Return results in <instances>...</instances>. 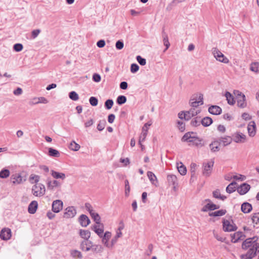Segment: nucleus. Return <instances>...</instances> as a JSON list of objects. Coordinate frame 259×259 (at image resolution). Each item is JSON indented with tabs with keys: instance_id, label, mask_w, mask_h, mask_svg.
I'll use <instances>...</instances> for the list:
<instances>
[{
	"instance_id": "obj_29",
	"label": "nucleus",
	"mask_w": 259,
	"mask_h": 259,
	"mask_svg": "<svg viewBox=\"0 0 259 259\" xmlns=\"http://www.w3.org/2000/svg\"><path fill=\"white\" fill-rule=\"evenodd\" d=\"M11 180L14 184H20L22 183L23 181H25V180H23V178L19 174L13 175L11 177Z\"/></svg>"
},
{
	"instance_id": "obj_51",
	"label": "nucleus",
	"mask_w": 259,
	"mask_h": 259,
	"mask_svg": "<svg viewBox=\"0 0 259 259\" xmlns=\"http://www.w3.org/2000/svg\"><path fill=\"white\" fill-rule=\"evenodd\" d=\"M69 97L73 101H77L79 99L78 95L75 91L70 92Z\"/></svg>"
},
{
	"instance_id": "obj_22",
	"label": "nucleus",
	"mask_w": 259,
	"mask_h": 259,
	"mask_svg": "<svg viewBox=\"0 0 259 259\" xmlns=\"http://www.w3.org/2000/svg\"><path fill=\"white\" fill-rule=\"evenodd\" d=\"M208 112L213 115H220L222 111V108L217 105H211L208 108Z\"/></svg>"
},
{
	"instance_id": "obj_25",
	"label": "nucleus",
	"mask_w": 259,
	"mask_h": 259,
	"mask_svg": "<svg viewBox=\"0 0 259 259\" xmlns=\"http://www.w3.org/2000/svg\"><path fill=\"white\" fill-rule=\"evenodd\" d=\"M241 211L244 213L250 212L252 209V205L248 202H244L241 206Z\"/></svg>"
},
{
	"instance_id": "obj_45",
	"label": "nucleus",
	"mask_w": 259,
	"mask_h": 259,
	"mask_svg": "<svg viewBox=\"0 0 259 259\" xmlns=\"http://www.w3.org/2000/svg\"><path fill=\"white\" fill-rule=\"evenodd\" d=\"M127 99L126 97L125 96L123 95H120L119 96L116 100V103L118 105H122L124 104L126 102Z\"/></svg>"
},
{
	"instance_id": "obj_16",
	"label": "nucleus",
	"mask_w": 259,
	"mask_h": 259,
	"mask_svg": "<svg viewBox=\"0 0 259 259\" xmlns=\"http://www.w3.org/2000/svg\"><path fill=\"white\" fill-rule=\"evenodd\" d=\"M11 230L9 228H4L2 230L0 233V237L2 240H8L11 237Z\"/></svg>"
},
{
	"instance_id": "obj_21",
	"label": "nucleus",
	"mask_w": 259,
	"mask_h": 259,
	"mask_svg": "<svg viewBox=\"0 0 259 259\" xmlns=\"http://www.w3.org/2000/svg\"><path fill=\"white\" fill-rule=\"evenodd\" d=\"M186 112V118L187 120H189L192 117L197 115L201 112L200 109H196L194 108H191L189 110Z\"/></svg>"
},
{
	"instance_id": "obj_50",
	"label": "nucleus",
	"mask_w": 259,
	"mask_h": 259,
	"mask_svg": "<svg viewBox=\"0 0 259 259\" xmlns=\"http://www.w3.org/2000/svg\"><path fill=\"white\" fill-rule=\"evenodd\" d=\"M10 175V171L7 169H4L0 171V177L1 178H7Z\"/></svg>"
},
{
	"instance_id": "obj_44",
	"label": "nucleus",
	"mask_w": 259,
	"mask_h": 259,
	"mask_svg": "<svg viewBox=\"0 0 259 259\" xmlns=\"http://www.w3.org/2000/svg\"><path fill=\"white\" fill-rule=\"evenodd\" d=\"M49 155L50 156L58 157L60 156V153L58 150L50 148L49 149Z\"/></svg>"
},
{
	"instance_id": "obj_53",
	"label": "nucleus",
	"mask_w": 259,
	"mask_h": 259,
	"mask_svg": "<svg viewBox=\"0 0 259 259\" xmlns=\"http://www.w3.org/2000/svg\"><path fill=\"white\" fill-rule=\"evenodd\" d=\"M113 105V101L112 99H108L105 102V107L106 109H110Z\"/></svg>"
},
{
	"instance_id": "obj_39",
	"label": "nucleus",
	"mask_w": 259,
	"mask_h": 259,
	"mask_svg": "<svg viewBox=\"0 0 259 259\" xmlns=\"http://www.w3.org/2000/svg\"><path fill=\"white\" fill-rule=\"evenodd\" d=\"M180 165H179V163H177V168L181 175L184 176L187 173V169L186 167L183 164L182 162L180 163Z\"/></svg>"
},
{
	"instance_id": "obj_41",
	"label": "nucleus",
	"mask_w": 259,
	"mask_h": 259,
	"mask_svg": "<svg viewBox=\"0 0 259 259\" xmlns=\"http://www.w3.org/2000/svg\"><path fill=\"white\" fill-rule=\"evenodd\" d=\"M90 215H91L92 218L94 219V221L96 222V224H99V223H101V218L98 213L94 211L93 212H92L90 214Z\"/></svg>"
},
{
	"instance_id": "obj_33",
	"label": "nucleus",
	"mask_w": 259,
	"mask_h": 259,
	"mask_svg": "<svg viewBox=\"0 0 259 259\" xmlns=\"http://www.w3.org/2000/svg\"><path fill=\"white\" fill-rule=\"evenodd\" d=\"M212 123V119L209 117H205L201 119V123L205 127L208 126Z\"/></svg>"
},
{
	"instance_id": "obj_15",
	"label": "nucleus",
	"mask_w": 259,
	"mask_h": 259,
	"mask_svg": "<svg viewBox=\"0 0 259 259\" xmlns=\"http://www.w3.org/2000/svg\"><path fill=\"white\" fill-rule=\"evenodd\" d=\"M250 189V186L249 184L244 183L238 187L237 190L240 195H243L246 194Z\"/></svg>"
},
{
	"instance_id": "obj_17",
	"label": "nucleus",
	"mask_w": 259,
	"mask_h": 259,
	"mask_svg": "<svg viewBox=\"0 0 259 259\" xmlns=\"http://www.w3.org/2000/svg\"><path fill=\"white\" fill-rule=\"evenodd\" d=\"M92 241L90 240H83L80 244V248L82 251L87 252L91 249Z\"/></svg>"
},
{
	"instance_id": "obj_55",
	"label": "nucleus",
	"mask_w": 259,
	"mask_h": 259,
	"mask_svg": "<svg viewBox=\"0 0 259 259\" xmlns=\"http://www.w3.org/2000/svg\"><path fill=\"white\" fill-rule=\"evenodd\" d=\"M89 102L93 106H96L98 104V100L95 97H91L89 99Z\"/></svg>"
},
{
	"instance_id": "obj_38",
	"label": "nucleus",
	"mask_w": 259,
	"mask_h": 259,
	"mask_svg": "<svg viewBox=\"0 0 259 259\" xmlns=\"http://www.w3.org/2000/svg\"><path fill=\"white\" fill-rule=\"evenodd\" d=\"M212 195L215 198L220 199L222 200H225L227 198L226 196L221 194L220 190L218 189L213 191Z\"/></svg>"
},
{
	"instance_id": "obj_9",
	"label": "nucleus",
	"mask_w": 259,
	"mask_h": 259,
	"mask_svg": "<svg viewBox=\"0 0 259 259\" xmlns=\"http://www.w3.org/2000/svg\"><path fill=\"white\" fill-rule=\"evenodd\" d=\"M223 230L225 232H231L236 231L237 229V226L232 222L231 223L230 221L227 220H224L223 222Z\"/></svg>"
},
{
	"instance_id": "obj_19",
	"label": "nucleus",
	"mask_w": 259,
	"mask_h": 259,
	"mask_svg": "<svg viewBox=\"0 0 259 259\" xmlns=\"http://www.w3.org/2000/svg\"><path fill=\"white\" fill-rule=\"evenodd\" d=\"M220 145H222L223 146H227L230 145L232 142V139L230 136L221 137L218 139Z\"/></svg>"
},
{
	"instance_id": "obj_4",
	"label": "nucleus",
	"mask_w": 259,
	"mask_h": 259,
	"mask_svg": "<svg viewBox=\"0 0 259 259\" xmlns=\"http://www.w3.org/2000/svg\"><path fill=\"white\" fill-rule=\"evenodd\" d=\"M45 187L41 183L35 184L32 186V193L35 196L41 197L45 195Z\"/></svg>"
},
{
	"instance_id": "obj_26",
	"label": "nucleus",
	"mask_w": 259,
	"mask_h": 259,
	"mask_svg": "<svg viewBox=\"0 0 259 259\" xmlns=\"http://www.w3.org/2000/svg\"><path fill=\"white\" fill-rule=\"evenodd\" d=\"M38 204L36 201H32L28 205V211L31 214H34L37 209Z\"/></svg>"
},
{
	"instance_id": "obj_11",
	"label": "nucleus",
	"mask_w": 259,
	"mask_h": 259,
	"mask_svg": "<svg viewBox=\"0 0 259 259\" xmlns=\"http://www.w3.org/2000/svg\"><path fill=\"white\" fill-rule=\"evenodd\" d=\"M111 237V233L109 231H106L105 233L103 235L102 237H101L102 238V243L107 247L111 248H112V245L111 243H109L108 241L110 239Z\"/></svg>"
},
{
	"instance_id": "obj_12",
	"label": "nucleus",
	"mask_w": 259,
	"mask_h": 259,
	"mask_svg": "<svg viewBox=\"0 0 259 259\" xmlns=\"http://www.w3.org/2000/svg\"><path fill=\"white\" fill-rule=\"evenodd\" d=\"M76 213V210L74 207L69 206L65 209L63 217L65 218H72L74 217Z\"/></svg>"
},
{
	"instance_id": "obj_28",
	"label": "nucleus",
	"mask_w": 259,
	"mask_h": 259,
	"mask_svg": "<svg viewBox=\"0 0 259 259\" xmlns=\"http://www.w3.org/2000/svg\"><path fill=\"white\" fill-rule=\"evenodd\" d=\"M51 173L52 176L56 179H61L62 180H64L66 178L65 174L62 172H59L56 171L54 170H51Z\"/></svg>"
},
{
	"instance_id": "obj_24",
	"label": "nucleus",
	"mask_w": 259,
	"mask_h": 259,
	"mask_svg": "<svg viewBox=\"0 0 259 259\" xmlns=\"http://www.w3.org/2000/svg\"><path fill=\"white\" fill-rule=\"evenodd\" d=\"M167 180L169 185H172L174 188H175L178 185L177 178L175 175H168L167 177Z\"/></svg>"
},
{
	"instance_id": "obj_35",
	"label": "nucleus",
	"mask_w": 259,
	"mask_h": 259,
	"mask_svg": "<svg viewBox=\"0 0 259 259\" xmlns=\"http://www.w3.org/2000/svg\"><path fill=\"white\" fill-rule=\"evenodd\" d=\"M227 212L226 209H221L218 211L209 213V215L210 217H221L225 215Z\"/></svg>"
},
{
	"instance_id": "obj_31",
	"label": "nucleus",
	"mask_w": 259,
	"mask_h": 259,
	"mask_svg": "<svg viewBox=\"0 0 259 259\" xmlns=\"http://www.w3.org/2000/svg\"><path fill=\"white\" fill-rule=\"evenodd\" d=\"M60 183L57 180L49 181L47 182V187L49 190H53L55 187L60 186Z\"/></svg>"
},
{
	"instance_id": "obj_8",
	"label": "nucleus",
	"mask_w": 259,
	"mask_h": 259,
	"mask_svg": "<svg viewBox=\"0 0 259 259\" xmlns=\"http://www.w3.org/2000/svg\"><path fill=\"white\" fill-rule=\"evenodd\" d=\"M203 96L202 94H199L198 97H195L191 98L190 100L189 104L192 108H196L199 105H202L203 104Z\"/></svg>"
},
{
	"instance_id": "obj_20",
	"label": "nucleus",
	"mask_w": 259,
	"mask_h": 259,
	"mask_svg": "<svg viewBox=\"0 0 259 259\" xmlns=\"http://www.w3.org/2000/svg\"><path fill=\"white\" fill-rule=\"evenodd\" d=\"M219 208L220 205H216L212 203H208L201 208V210L202 212H206L208 210L212 211Z\"/></svg>"
},
{
	"instance_id": "obj_48",
	"label": "nucleus",
	"mask_w": 259,
	"mask_h": 259,
	"mask_svg": "<svg viewBox=\"0 0 259 259\" xmlns=\"http://www.w3.org/2000/svg\"><path fill=\"white\" fill-rule=\"evenodd\" d=\"M122 235V233L120 231H117L116 235L111 240L112 247L116 243L118 239L120 238Z\"/></svg>"
},
{
	"instance_id": "obj_46",
	"label": "nucleus",
	"mask_w": 259,
	"mask_h": 259,
	"mask_svg": "<svg viewBox=\"0 0 259 259\" xmlns=\"http://www.w3.org/2000/svg\"><path fill=\"white\" fill-rule=\"evenodd\" d=\"M259 63L258 62H253L250 64V69L252 71L258 73V71Z\"/></svg>"
},
{
	"instance_id": "obj_52",
	"label": "nucleus",
	"mask_w": 259,
	"mask_h": 259,
	"mask_svg": "<svg viewBox=\"0 0 259 259\" xmlns=\"http://www.w3.org/2000/svg\"><path fill=\"white\" fill-rule=\"evenodd\" d=\"M251 220L253 223L259 224V212L253 213L252 215Z\"/></svg>"
},
{
	"instance_id": "obj_1",
	"label": "nucleus",
	"mask_w": 259,
	"mask_h": 259,
	"mask_svg": "<svg viewBox=\"0 0 259 259\" xmlns=\"http://www.w3.org/2000/svg\"><path fill=\"white\" fill-rule=\"evenodd\" d=\"M258 237L254 236L246 239L242 243V248L247 252L240 255V259H252L259 253V243Z\"/></svg>"
},
{
	"instance_id": "obj_10",
	"label": "nucleus",
	"mask_w": 259,
	"mask_h": 259,
	"mask_svg": "<svg viewBox=\"0 0 259 259\" xmlns=\"http://www.w3.org/2000/svg\"><path fill=\"white\" fill-rule=\"evenodd\" d=\"M91 229L93 230L99 237H102L104 230V225L102 223L95 224L91 226Z\"/></svg>"
},
{
	"instance_id": "obj_49",
	"label": "nucleus",
	"mask_w": 259,
	"mask_h": 259,
	"mask_svg": "<svg viewBox=\"0 0 259 259\" xmlns=\"http://www.w3.org/2000/svg\"><path fill=\"white\" fill-rule=\"evenodd\" d=\"M147 177L151 183L154 184V181L157 179L155 175L152 172L149 171L147 172Z\"/></svg>"
},
{
	"instance_id": "obj_34",
	"label": "nucleus",
	"mask_w": 259,
	"mask_h": 259,
	"mask_svg": "<svg viewBox=\"0 0 259 259\" xmlns=\"http://www.w3.org/2000/svg\"><path fill=\"white\" fill-rule=\"evenodd\" d=\"M103 248L101 245L92 244L91 250L94 253H101L103 251Z\"/></svg>"
},
{
	"instance_id": "obj_36",
	"label": "nucleus",
	"mask_w": 259,
	"mask_h": 259,
	"mask_svg": "<svg viewBox=\"0 0 259 259\" xmlns=\"http://www.w3.org/2000/svg\"><path fill=\"white\" fill-rule=\"evenodd\" d=\"M225 96L226 97L228 103L229 105H233L235 104V101L234 100V98L230 93L227 92L225 94Z\"/></svg>"
},
{
	"instance_id": "obj_18",
	"label": "nucleus",
	"mask_w": 259,
	"mask_h": 259,
	"mask_svg": "<svg viewBox=\"0 0 259 259\" xmlns=\"http://www.w3.org/2000/svg\"><path fill=\"white\" fill-rule=\"evenodd\" d=\"M245 237V236L242 232L238 231L235 232L233 234H231V242L233 243H236L239 240L243 239Z\"/></svg>"
},
{
	"instance_id": "obj_64",
	"label": "nucleus",
	"mask_w": 259,
	"mask_h": 259,
	"mask_svg": "<svg viewBox=\"0 0 259 259\" xmlns=\"http://www.w3.org/2000/svg\"><path fill=\"white\" fill-rule=\"evenodd\" d=\"M85 208L89 212L90 214L94 211L91 204L89 203H85Z\"/></svg>"
},
{
	"instance_id": "obj_62",
	"label": "nucleus",
	"mask_w": 259,
	"mask_h": 259,
	"mask_svg": "<svg viewBox=\"0 0 259 259\" xmlns=\"http://www.w3.org/2000/svg\"><path fill=\"white\" fill-rule=\"evenodd\" d=\"M40 32V29H34L31 32V36L34 39L35 38Z\"/></svg>"
},
{
	"instance_id": "obj_7",
	"label": "nucleus",
	"mask_w": 259,
	"mask_h": 259,
	"mask_svg": "<svg viewBox=\"0 0 259 259\" xmlns=\"http://www.w3.org/2000/svg\"><path fill=\"white\" fill-rule=\"evenodd\" d=\"M213 54L214 57L218 61L225 64L229 62V60L218 49L214 48L213 49Z\"/></svg>"
},
{
	"instance_id": "obj_57",
	"label": "nucleus",
	"mask_w": 259,
	"mask_h": 259,
	"mask_svg": "<svg viewBox=\"0 0 259 259\" xmlns=\"http://www.w3.org/2000/svg\"><path fill=\"white\" fill-rule=\"evenodd\" d=\"M147 133L146 132L142 131V133L139 137V144L144 141L147 136Z\"/></svg>"
},
{
	"instance_id": "obj_56",
	"label": "nucleus",
	"mask_w": 259,
	"mask_h": 259,
	"mask_svg": "<svg viewBox=\"0 0 259 259\" xmlns=\"http://www.w3.org/2000/svg\"><path fill=\"white\" fill-rule=\"evenodd\" d=\"M23 46L21 44H16L13 46V49L17 52H19L22 50Z\"/></svg>"
},
{
	"instance_id": "obj_43",
	"label": "nucleus",
	"mask_w": 259,
	"mask_h": 259,
	"mask_svg": "<svg viewBox=\"0 0 259 259\" xmlns=\"http://www.w3.org/2000/svg\"><path fill=\"white\" fill-rule=\"evenodd\" d=\"M71 255L74 258L81 259L82 255L80 251L77 250H72L71 251Z\"/></svg>"
},
{
	"instance_id": "obj_23",
	"label": "nucleus",
	"mask_w": 259,
	"mask_h": 259,
	"mask_svg": "<svg viewBox=\"0 0 259 259\" xmlns=\"http://www.w3.org/2000/svg\"><path fill=\"white\" fill-rule=\"evenodd\" d=\"M79 221L81 226L85 227L90 223L89 218L85 214H81L79 218Z\"/></svg>"
},
{
	"instance_id": "obj_47",
	"label": "nucleus",
	"mask_w": 259,
	"mask_h": 259,
	"mask_svg": "<svg viewBox=\"0 0 259 259\" xmlns=\"http://www.w3.org/2000/svg\"><path fill=\"white\" fill-rule=\"evenodd\" d=\"M80 147V145L74 141L71 142L69 146V148L74 151H78Z\"/></svg>"
},
{
	"instance_id": "obj_60",
	"label": "nucleus",
	"mask_w": 259,
	"mask_h": 259,
	"mask_svg": "<svg viewBox=\"0 0 259 259\" xmlns=\"http://www.w3.org/2000/svg\"><path fill=\"white\" fill-rule=\"evenodd\" d=\"M124 47V43L122 40H118L115 44V47L117 50H120L123 49Z\"/></svg>"
},
{
	"instance_id": "obj_59",
	"label": "nucleus",
	"mask_w": 259,
	"mask_h": 259,
	"mask_svg": "<svg viewBox=\"0 0 259 259\" xmlns=\"http://www.w3.org/2000/svg\"><path fill=\"white\" fill-rule=\"evenodd\" d=\"M136 59L138 63L142 66H144L146 64V60L145 58H142L140 56H137Z\"/></svg>"
},
{
	"instance_id": "obj_30",
	"label": "nucleus",
	"mask_w": 259,
	"mask_h": 259,
	"mask_svg": "<svg viewBox=\"0 0 259 259\" xmlns=\"http://www.w3.org/2000/svg\"><path fill=\"white\" fill-rule=\"evenodd\" d=\"M79 235L81 238L84 239V240H89L91 237V232L89 230H80Z\"/></svg>"
},
{
	"instance_id": "obj_5",
	"label": "nucleus",
	"mask_w": 259,
	"mask_h": 259,
	"mask_svg": "<svg viewBox=\"0 0 259 259\" xmlns=\"http://www.w3.org/2000/svg\"><path fill=\"white\" fill-rule=\"evenodd\" d=\"M214 164V161L210 160L203 163V175L205 177L210 175Z\"/></svg>"
},
{
	"instance_id": "obj_61",
	"label": "nucleus",
	"mask_w": 259,
	"mask_h": 259,
	"mask_svg": "<svg viewBox=\"0 0 259 259\" xmlns=\"http://www.w3.org/2000/svg\"><path fill=\"white\" fill-rule=\"evenodd\" d=\"M178 127L181 132H184L185 130V123L181 121H178Z\"/></svg>"
},
{
	"instance_id": "obj_2",
	"label": "nucleus",
	"mask_w": 259,
	"mask_h": 259,
	"mask_svg": "<svg viewBox=\"0 0 259 259\" xmlns=\"http://www.w3.org/2000/svg\"><path fill=\"white\" fill-rule=\"evenodd\" d=\"M196 134L193 132H187L182 138V141L192 143V145L197 147H203V139L196 136Z\"/></svg>"
},
{
	"instance_id": "obj_14",
	"label": "nucleus",
	"mask_w": 259,
	"mask_h": 259,
	"mask_svg": "<svg viewBox=\"0 0 259 259\" xmlns=\"http://www.w3.org/2000/svg\"><path fill=\"white\" fill-rule=\"evenodd\" d=\"M247 131L248 135L251 137H253L256 133V124L254 121H250L247 125Z\"/></svg>"
},
{
	"instance_id": "obj_42",
	"label": "nucleus",
	"mask_w": 259,
	"mask_h": 259,
	"mask_svg": "<svg viewBox=\"0 0 259 259\" xmlns=\"http://www.w3.org/2000/svg\"><path fill=\"white\" fill-rule=\"evenodd\" d=\"M201 119L199 117H196L193 118L191 121V125L194 127H197L200 125Z\"/></svg>"
},
{
	"instance_id": "obj_3",
	"label": "nucleus",
	"mask_w": 259,
	"mask_h": 259,
	"mask_svg": "<svg viewBox=\"0 0 259 259\" xmlns=\"http://www.w3.org/2000/svg\"><path fill=\"white\" fill-rule=\"evenodd\" d=\"M234 94L236 97L238 107L241 108H245L247 106L245 96L238 90H235L234 91Z\"/></svg>"
},
{
	"instance_id": "obj_13",
	"label": "nucleus",
	"mask_w": 259,
	"mask_h": 259,
	"mask_svg": "<svg viewBox=\"0 0 259 259\" xmlns=\"http://www.w3.org/2000/svg\"><path fill=\"white\" fill-rule=\"evenodd\" d=\"M63 202L61 200H56L52 203V210L55 213L59 212L63 208Z\"/></svg>"
},
{
	"instance_id": "obj_40",
	"label": "nucleus",
	"mask_w": 259,
	"mask_h": 259,
	"mask_svg": "<svg viewBox=\"0 0 259 259\" xmlns=\"http://www.w3.org/2000/svg\"><path fill=\"white\" fill-rule=\"evenodd\" d=\"M40 179V177L38 175H31L29 177V182L31 184L35 183V184H38L37 183L39 182Z\"/></svg>"
},
{
	"instance_id": "obj_37",
	"label": "nucleus",
	"mask_w": 259,
	"mask_h": 259,
	"mask_svg": "<svg viewBox=\"0 0 259 259\" xmlns=\"http://www.w3.org/2000/svg\"><path fill=\"white\" fill-rule=\"evenodd\" d=\"M236 185V183L235 182H233L231 183L226 188V192L229 194H231L236 190L235 185Z\"/></svg>"
},
{
	"instance_id": "obj_58",
	"label": "nucleus",
	"mask_w": 259,
	"mask_h": 259,
	"mask_svg": "<svg viewBox=\"0 0 259 259\" xmlns=\"http://www.w3.org/2000/svg\"><path fill=\"white\" fill-rule=\"evenodd\" d=\"M139 69V66L136 63H133L131 65V71L133 73H135Z\"/></svg>"
},
{
	"instance_id": "obj_27",
	"label": "nucleus",
	"mask_w": 259,
	"mask_h": 259,
	"mask_svg": "<svg viewBox=\"0 0 259 259\" xmlns=\"http://www.w3.org/2000/svg\"><path fill=\"white\" fill-rule=\"evenodd\" d=\"M162 38L163 45L165 47V49L163 50V52H165V51L170 47V44L168 40L167 34L164 31H162Z\"/></svg>"
},
{
	"instance_id": "obj_32",
	"label": "nucleus",
	"mask_w": 259,
	"mask_h": 259,
	"mask_svg": "<svg viewBox=\"0 0 259 259\" xmlns=\"http://www.w3.org/2000/svg\"><path fill=\"white\" fill-rule=\"evenodd\" d=\"M220 145L218 140L212 142L209 144V147L212 152H217L220 150L219 146Z\"/></svg>"
},
{
	"instance_id": "obj_6",
	"label": "nucleus",
	"mask_w": 259,
	"mask_h": 259,
	"mask_svg": "<svg viewBox=\"0 0 259 259\" xmlns=\"http://www.w3.org/2000/svg\"><path fill=\"white\" fill-rule=\"evenodd\" d=\"M232 141L236 143H243L246 141V136L240 132H236L232 134Z\"/></svg>"
},
{
	"instance_id": "obj_63",
	"label": "nucleus",
	"mask_w": 259,
	"mask_h": 259,
	"mask_svg": "<svg viewBox=\"0 0 259 259\" xmlns=\"http://www.w3.org/2000/svg\"><path fill=\"white\" fill-rule=\"evenodd\" d=\"M101 76L97 73H94L93 75V80L96 82H99L101 81Z\"/></svg>"
},
{
	"instance_id": "obj_54",
	"label": "nucleus",
	"mask_w": 259,
	"mask_h": 259,
	"mask_svg": "<svg viewBox=\"0 0 259 259\" xmlns=\"http://www.w3.org/2000/svg\"><path fill=\"white\" fill-rule=\"evenodd\" d=\"M106 122L105 120H100L99 121L98 125H97V129L99 131H103L104 128H105V125H106Z\"/></svg>"
}]
</instances>
